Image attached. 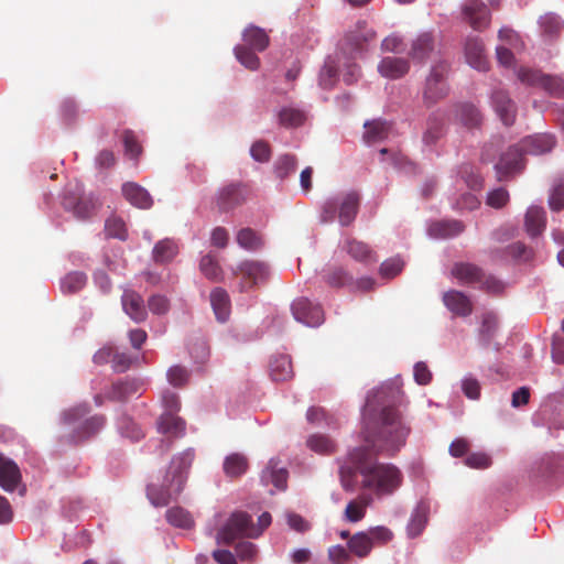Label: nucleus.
Returning a JSON list of instances; mask_svg holds the SVG:
<instances>
[{
    "label": "nucleus",
    "instance_id": "1",
    "mask_svg": "<svg viewBox=\"0 0 564 564\" xmlns=\"http://www.w3.org/2000/svg\"><path fill=\"white\" fill-rule=\"evenodd\" d=\"M372 449L355 447L339 464V480L348 492L358 487L378 497L393 494L402 484L400 469L386 463H379Z\"/></svg>",
    "mask_w": 564,
    "mask_h": 564
},
{
    "label": "nucleus",
    "instance_id": "2",
    "mask_svg": "<svg viewBox=\"0 0 564 564\" xmlns=\"http://www.w3.org/2000/svg\"><path fill=\"white\" fill-rule=\"evenodd\" d=\"M390 390L395 401L382 408L376 430H364V447L386 456H394L405 445L411 433V426L401 409L406 403L404 394L400 389Z\"/></svg>",
    "mask_w": 564,
    "mask_h": 564
},
{
    "label": "nucleus",
    "instance_id": "3",
    "mask_svg": "<svg viewBox=\"0 0 564 564\" xmlns=\"http://www.w3.org/2000/svg\"><path fill=\"white\" fill-rule=\"evenodd\" d=\"M193 459L194 453L191 451L175 456L171 462L162 486H148L147 496L154 507L167 506L173 498L180 495L186 480V473Z\"/></svg>",
    "mask_w": 564,
    "mask_h": 564
},
{
    "label": "nucleus",
    "instance_id": "4",
    "mask_svg": "<svg viewBox=\"0 0 564 564\" xmlns=\"http://www.w3.org/2000/svg\"><path fill=\"white\" fill-rule=\"evenodd\" d=\"M88 413L87 406H76L69 409L63 414V423L72 430L69 434V443H79L95 435L105 424V417L95 415L85 419Z\"/></svg>",
    "mask_w": 564,
    "mask_h": 564
},
{
    "label": "nucleus",
    "instance_id": "5",
    "mask_svg": "<svg viewBox=\"0 0 564 564\" xmlns=\"http://www.w3.org/2000/svg\"><path fill=\"white\" fill-rule=\"evenodd\" d=\"M452 275L460 283L476 285L489 294L499 295L505 284L491 274H487L480 267L469 262H457L452 268Z\"/></svg>",
    "mask_w": 564,
    "mask_h": 564
},
{
    "label": "nucleus",
    "instance_id": "6",
    "mask_svg": "<svg viewBox=\"0 0 564 564\" xmlns=\"http://www.w3.org/2000/svg\"><path fill=\"white\" fill-rule=\"evenodd\" d=\"M360 197L355 191L341 197L328 199L324 203L321 219L323 223L333 221L336 216L341 226L350 225L358 213Z\"/></svg>",
    "mask_w": 564,
    "mask_h": 564
},
{
    "label": "nucleus",
    "instance_id": "7",
    "mask_svg": "<svg viewBox=\"0 0 564 564\" xmlns=\"http://www.w3.org/2000/svg\"><path fill=\"white\" fill-rule=\"evenodd\" d=\"M261 535V530L256 529L251 517L243 511L234 512L225 525L217 532V543L231 544L239 538L254 539Z\"/></svg>",
    "mask_w": 564,
    "mask_h": 564
},
{
    "label": "nucleus",
    "instance_id": "8",
    "mask_svg": "<svg viewBox=\"0 0 564 564\" xmlns=\"http://www.w3.org/2000/svg\"><path fill=\"white\" fill-rule=\"evenodd\" d=\"M232 274L240 278L239 290L247 292L267 283L270 276V269L265 262L245 260L237 268L232 269Z\"/></svg>",
    "mask_w": 564,
    "mask_h": 564
},
{
    "label": "nucleus",
    "instance_id": "9",
    "mask_svg": "<svg viewBox=\"0 0 564 564\" xmlns=\"http://www.w3.org/2000/svg\"><path fill=\"white\" fill-rule=\"evenodd\" d=\"M448 69L449 66L445 61H438L432 66L423 91L424 102L427 106L436 104L447 95L448 86L446 83V76L448 74Z\"/></svg>",
    "mask_w": 564,
    "mask_h": 564
},
{
    "label": "nucleus",
    "instance_id": "10",
    "mask_svg": "<svg viewBox=\"0 0 564 564\" xmlns=\"http://www.w3.org/2000/svg\"><path fill=\"white\" fill-rule=\"evenodd\" d=\"M294 318L310 327L319 326L324 322V312L321 305L313 304L306 297L296 299L291 305Z\"/></svg>",
    "mask_w": 564,
    "mask_h": 564
},
{
    "label": "nucleus",
    "instance_id": "11",
    "mask_svg": "<svg viewBox=\"0 0 564 564\" xmlns=\"http://www.w3.org/2000/svg\"><path fill=\"white\" fill-rule=\"evenodd\" d=\"M63 206L82 220L91 217L95 208L91 199L83 197V188L79 185H76L74 189H67L63 198Z\"/></svg>",
    "mask_w": 564,
    "mask_h": 564
},
{
    "label": "nucleus",
    "instance_id": "12",
    "mask_svg": "<svg viewBox=\"0 0 564 564\" xmlns=\"http://www.w3.org/2000/svg\"><path fill=\"white\" fill-rule=\"evenodd\" d=\"M462 15L463 20L476 31L485 30L490 23V12L480 0H468L462 7Z\"/></svg>",
    "mask_w": 564,
    "mask_h": 564
},
{
    "label": "nucleus",
    "instance_id": "13",
    "mask_svg": "<svg viewBox=\"0 0 564 564\" xmlns=\"http://www.w3.org/2000/svg\"><path fill=\"white\" fill-rule=\"evenodd\" d=\"M523 153L519 145L510 147L500 158L495 169L498 181H505L523 169Z\"/></svg>",
    "mask_w": 564,
    "mask_h": 564
},
{
    "label": "nucleus",
    "instance_id": "14",
    "mask_svg": "<svg viewBox=\"0 0 564 564\" xmlns=\"http://www.w3.org/2000/svg\"><path fill=\"white\" fill-rule=\"evenodd\" d=\"M490 100L496 113L499 116L503 124H513L516 120L517 107L513 100L510 98L508 91L501 88H497L491 93Z\"/></svg>",
    "mask_w": 564,
    "mask_h": 564
},
{
    "label": "nucleus",
    "instance_id": "15",
    "mask_svg": "<svg viewBox=\"0 0 564 564\" xmlns=\"http://www.w3.org/2000/svg\"><path fill=\"white\" fill-rule=\"evenodd\" d=\"M246 200V189L239 184L224 186L216 196V205L220 212H229Z\"/></svg>",
    "mask_w": 564,
    "mask_h": 564
},
{
    "label": "nucleus",
    "instance_id": "16",
    "mask_svg": "<svg viewBox=\"0 0 564 564\" xmlns=\"http://www.w3.org/2000/svg\"><path fill=\"white\" fill-rule=\"evenodd\" d=\"M465 57L473 68L481 72L488 69V59L485 54V46L481 39L478 36H469L466 39Z\"/></svg>",
    "mask_w": 564,
    "mask_h": 564
},
{
    "label": "nucleus",
    "instance_id": "17",
    "mask_svg": "<svg viewBox=\"0 0 564 564\" xmlns=\"http://www.w3.org/2000/svg\"><path fill=\"white\" fill-rule=\"evenodd\" d=\"M123 311L135 323H142L148 316L147 308L142 296L132 290H124L121 296Z\"/></svg>",
    "mask_w": 564,
    "mask_h": 564
},
{
    "label": "nucleus",
    "instance_id": "18",
    "mask_svg": "<svg viewBox=\"0 0 564 564\" xmlns=\"http://www.w3.org/2000/svg\"><path fill=\"white\" fill-rule=\"evenodd\" d=\"M518 145L523 154L540 155L552 151L555 139L551 134H535L524 138Z\"/></svg>",
    "mask_w": 564,
    "mask_h": 564
},
{
    "label": "nucleus",
    "instance_id": "19",
    "mask_svg": "<svg viewBox=\"0 0 564 564\" xmlns=\"http://www.w3.org/2000/svg\"><path fill=\"white\" fill-rule=\"evenodd\" d=\"M21 481V471L18 465L0 452V486L12 492Z\"/></svg>",
    "mask_w": 564,
    "mask_h": 564
},
{
    "label": "nucleus",
    "instance_id": "20",
    "mask_svg": "<svg viewBox=\"0 0 564 564\" xmlns=\"http://www.w3.org/2000/svg\"><path fill=\"white\" fill-rule=\"evenodd\" d=\"M445 306L458 316H468L473 312V303L469 297L460 291L449 290L444 293Z\"/></svg>",
    "mask_w": 564,
    "mask_h": 564
},
{
    "label": "nucleus",
    "instance_id": "21",
    "mask_svg": "<svg viewBox=\"0 0 564 564\" xmlns=\"http://www.w3.org/2000/svg\"><path fill=\"white\" fill-rule=\"evenodd\" d=\"M124 198L133 206L148 209L152 206L153 199L145 188L134 182H127L122 185Z\"/></svg>",
    "mask_w": 564,
    "mask_h": 564
},
{
    "label": "nucleus",
    "instance_id": "22",
    "mask_svg": "<svg viewBox=\"0 0 564 564\" xmlns=\"http://www.w3.org/2000/svg\"><path fill=\"white\" fill-rule=\"evenodd\" d=\"M409 69V61L400 57H384L378 65L379 73L390 79H398L404 76Z\"/></svg>",
    "mask_w": 564,
    "mask_h": 564
},
{
    "label": "nucleus",
    "instance_id": "23",
    "mask_svg": "<svg viewBox=\"0 0 564 564\" xmlns=\"http://www.w3.org/2000/svg\"><path fill=\"white\" fill-rule=\"evenodd\" d=\"M364 128V141L367 144H373L383 141L388 138L391 130L390 123L381 119L366 121Z\"/></svg>",
    "mask_w": 564,
    "mask_h": 564
},
{
    "label": "nucleus",
    "instance_id": "24",
    "mask_svg": "<svg viewBox=\"0 0 564 564\" xmlns=\"http://www.w3.org/2000/svg\"><path fill=\"white\" fill-rule=\"evenodd\" d=\"M527 232L536 237L543 232L546 225V214L542 207L531 206L528 208L524 218Z\"/></svg>",
    "mask_w": 564,
    "mask_h": 564
},
{
    "label": "nucleus",
    "instance_id": "25",
    "mask_svg": "<svg viewBox=\"0 0 564 564\" xmlns=\"http://www.w3.org/2000/svg\"><path fill=\"white\" fill-rule=\"evenodd\" d=\"M445 134L444 118L438 113H432L426 122V129L423 133V143L425 145H434Z\"/></svg>",
    "mask_w": 564,
    "mask_h": 564
},
{
    "label": "nucleus",
    "instance_id": "26",
    "mask_svg": "<svg viewBox=\"0 0 564 564\" xmlns=\"http://www.w3.org/2000/svg\"><path fill=\"white\" fill-rule=\"evenodd\" d=\"M375 37V32L367 28L365 21H358L356 30L347 33L345 37L346 44L351 51L362 50L364 44L371 41Z\"/></svg>",
    "mask_w": 564,
    "mask_h": 564
},
{
    "label": "nucleus",
    "instance_id": "27",
    "mask_svg": "<svg viewBox=\"0 0 564 564\" xmlns=\"http://www.w3.org/2000/svg\"><path fill=\"white\" fill-rule=\"evenodd\" d=\"M210 304L219 322H226L230 314V300L228 293L221 289L216 288L210 293Z\"/></svg>",
    "mask_w": 564,
    "mask_h": 564
},
{
    "label": "nucleus",
    "instance_id": "28",
    "mask_svg": "<svg viewBox=\"0 0 564 564\" xmlns=\"http://www.w3.org/2000/svg\"><path fill=\"white\" fill-rule=\"evenodd\" d=\"M141 384L134 379H126L115 382L107 392V398L112 401H124L132 394L137 393Z\"/></svg>",
    "mask_w": 564,
    "mask_h": 564
},
{
    "label": "nucleus",
    "instance_id": "29",
    "mask_svg": "<svg viewBox=\"0 0 564 564\" xmlns=\"http://www.w3.org/2000/svg\"><path fill=\"white\" fill-rule=\"evenodd\" d=\"M465 226L459 220H442L430 226L429 232L434 238H452L462 234Z\"/></svg>",
    "mask_w": 564,
    "mask_h": 564
},
{
    "label": "nucleus",
    "instance_id": "30",
    "mask_svg": "<svg viewBox=\"0 0 564 564\" xmlns=\"http://www.w3.org/2000/svg\"><path fill=\"white\" fill-rule=\"evenodd\" d=\"M372 547L373 543H371L370 538H368V534L365 531L352 534L347 542V549L350 554L359 558L367 557L371 553Z\"/></svg>",
    "mask_w": 564,
    "mask_h": 564
},
{
    "label": "nucleus",
    "instance_id": "31",
    "mask_svg": "<svg viewBox=\"0 0 564 564\" xmlns=\"http://www.w3.org/2000/svg\"><path fill=\"white\" fill-rule=\"evenodd\" d=\"M270 376L274 381H285L292 378L293 368L289 356L280 355L270 362Z\"/></svg>",
    "mask_w": 564,
    "mask_h": 564
},
{
    "label": "nucleus",
    "instance_id": "32",
    "mask_svg": "<svg viewBox=\"0 0 564 564\" xmlns=\"http://www.w3.org/2000/svg\"><path fill=\"white\" fill-rule=\"evenodd\" d=\"M243 41L253 50L262 52L270 43V39L265 31L256 25H249L242 33Z\"/></svg>",
    "mask_w": 564,
    "mask_h": 564
},
{
    "label": "nucleus",
    "instance_id": "33",
    "mask_svg": "<svg viewBox=\"0 0 564 564\" xmlns=\"http://www.w3.org/2000/svg\"><path fill=\"white\" fill-rule=\"evenodd\" d=\"M434 50V39L431 33L420 34L412 43L410 55L413 59L423 62Z\"/></svg>",
    "mask_w": 564,
    "mask_h": 564
},
{
    "label": "nucleus",
    "instance_id": "34",
    "mask_svg": "<svg viewBox=\"0 0 564 564\" xmlns=\"http://www.w3.org/2000/svg\"><path fill=\"white\" fill-rule=\"evenodd\" d=\"M178 253V246L172 239L160 240L153 248V260L158 263L170 262Z\"/></svg>",
    "mask_w": 564,
    "mask_h": 564
},
{
    "label": "nucleus",
    "instance_id": "35",
    "mask_svg": "<svg viewBox=\"0 0 564 564\" xmlns=\"http://www.w3.org/2000/svg\"><path fill=\"white\" fill-rule=\"evenodd\" d=\"M185 422L175 413H163L159 420V431L163 434L180 436L184 433Z\"/></svg>",
    "mask_w": 564,
    "mask_h": 564
},
{
    "label": "nucleus",
    "instance_id": "36",
    "mask_svg": "<svg viewBox=\"0 0 564 564\" xmlns=\"http://www.w3.org/2000/svg\"><path fill=\"white\" fill-rule=\"evenodd\" d=\"M456 117L468 128L478 127L481 123V113L471 104H460L456 109Z\"/></svg>",
    "mask_w": 564,
    "mask_h": 564
},
{
    "label": "nucleus",
    "instance_id": "37",
    "mask_svg": "<svg viewBox=\"0 0 564 564\" xmlns=\"http://www.w3.org/2000/svg\"><path fill=\"white\" fill-rule=\"evenodd\" d=\"M248 469L247 458L238 453L226 457L224 462V471L228 477L237 478L243 475Z\"/></svg>",
    "mask_w": 564,
    "mask_h": 564
},
{
    "label": "nucleus",
    "instance_id": "38",
    "mask_svg": "<svg viewBox=\"0 0 564 564\" xmlns=\"http://www.w3.org/2000/svg\"><path fill=\"white\" fill-rule=\"evenodd\" d=\"M237 243L249 251H257L262 248V237L251 228H242L236 236Z\"/></svg>",
    "mask_w": 564,
    "mask_h": 564
},
{
    "label": "nucleus",
    "instance_id": "39",
    "mask_svg": "<svg viewBox=\"0 0 564 564\" xmlns=\"http://www.w3.org/2000/svg\"><path fill=\"white\" fill-rule=\"evenodd\" d=\"M371 502L368 496H361L356 500H351L345 509V518L349 522L361 521L366 516L367 506Z\"/></svg>",
    "mask_w": 564,
    "mask_h": 564
},
{
    "label": "nucleus",
    "instance_id": "40",
    "mask_svg": "<svg viewBox=\"0 0 564 564\" xmlns=\"http://www.w3.org/2000/svg\"><path fill=\"white\" fill-rule=\"evenodd\" d=\"M348 254L357 261L369 263L376 262L377 258L372 250L362 241L350 240L347 242Z\"/></svg>",
    "mask_w": 564,
    "mask_h": 564
},
{
    "label": "nucleus",
    "instance_id": "41",
    "mask_svg": "<svg viewBox=\"0 0 564 564\" xmlns=\"http://www.w3.org/2000/svg\"><path fill=\"white\" fill-rule=\"evenodd\" d=\"M427 507L424 505L417 506L413 511L408 524L409 536L415 538L422 533L427 523Z\"/></svg>",
    "mask_w": 564,
    "mask_h": 564
},
{
    "label": "nucleus",
    "instance_id": "42",
    "mask_svg": "<svg viewBox=\"0 0 564 564\" xmlns=\"http://www.w3.org/2000/svg\"><path fill=\"white\" fill-rule=\"evenodd\" d=\"M166 520L170 524L182 529H191L194 525L192 514L182 507L169 509L166 511Z\"/></svg>",
    "mask_w": 564,
    "mask_h": 564
},
{
    "label": "nucleus",
    "instance_id": "43",
    "mask_svg": "<svg viewBox=\"0 0 564 564\" xmlns=\"http://www.w3.org/2000/svg\"><path fill=\"white\" fill-rule=\"evenodd\" d=\"M87 278L82 272H70L61 282V290L64 294H74L80 291L86 284Z\"/></svg>",
    "mask_w": 564,
    "mask_h": 564
},
{
    "label": "nucleus",
    "instance_id": "44",
    "mask_svg": "<svg viewBox=\"0 0 564 564\" xmlns=\"http://www.w3.org/2000/svg\"><path fill=\"white\" fill-rule=\"evenodd\" d=\"M498 327L497 316L494 313H486L482 315L481 326L479 329L480 340L485 346H488L494 338Z\"/></svg>",
    "mask_w": 564,
    "mask_h": 564
},
{
    "label": "nucleus",
    "instance_id": "45",
    "mask_svg": "<svg viewBox=\"0 0 564 564\" xmlns=\"http://www.w3.org/2000/svg\"><path fill=\"white\" fill-rule=\"evenodd\" d=\"M124 153L132 160H138L142 154V145L140 144L135 133L132 130H124L121 135Z\"/></svg>",
    "mask_w": 564,
    "mask_h": 564
},
{
    "label": "nucleus",
    "instance_id": "46",
    "mask_svg": "<svg viewBox=\"0 0 564 564\" xmlns=\"http://www.w3.org/2000/svg\"><path fill=\"white\" fill-rule=\"evenodd\" d=\"M202 273L212 281H218L221 276V268L215 256L208 253L200 259Z\"/></svg>",
    "mask_w": 564,
    "mask_h": 564
},
{
    "label": "nucleus",
    "instance_id": "47",
    "mask_svg": "<svg viewBox=\"0 0 564 564\" xmlns=\"http://www.w3.org/2000/svg\"><path fill=\"white\" fill-rule=\"evenodd\" d=\"M338 77L337 65L334 61L327 59L319 72V85L324 89H330L335 86Z\"/></svg>",
    "mask_w": 564,
    "mask_h": 564
},
{
    "label": "nucleus",
    "instance_id": "48",
    "mask_svg": "<svg viewBox=\"0 0 564 564\" xmlns=\"http://www.w3.org/2000/svg\"><path fill=\"white\" fill-rule=\"evenodd\" d=\"M308 447L319 454H332L336 451V444L326 435H312L307 440Z\"/></svg>",
    "mask_w": 564,
    "mask_h": 564
},
{
    "label": "nucleus",
    "instance_id": "49",
    "mask_svg": "<svg viewBox=\"0 0 564 564\" xmlns=\"http://www.w3.org/2000/svg\"><path fill=\"white\" fill-rule=\"evenodd\" d=\"M235 55L237 59L248 69L256 70L260 66V58L257 54L245 45L235 47Z\"/></svg>",
    "mask_w": 564,
    "mask_h": 564
},
{
    "label": "nucleus",
    "instance_id": "50",
    "mask_svg": "<svg viewBox=\"0 0 564 564\" xmlns=\"http://www.w3.org/2000/svg\"><path fill=\"white\" fill-rule=\"evenodd\" d=\"M325 281L329 286L341 288L352 281V276L341 267H334L325 274Z\"/></svg>",
    "mask_w": 564,
    "mask_h": 564
},
{
    "label": "nucleus",
    "instance_id": "51",
    "mask_svg": "<svg viewBox=\"0 0 564 564\" xmlns=\"http://www.w3.org/2000/svg\"><path fill=\"white\" fill-rule=\"evenodd\" d=\"M280 123L284 127H299L305 120V113L299 109L294 108H283L279 112Z\"/></svg>",
    "mask_w": 564,
    "mask_h": 564
},
{
    "label": "nucleus",
    "instance_id": "52",
    "mask_svg": "<svg viewBox=\"0 0 564 564\" xmlns=\"http://www.w3.org/2000/svg\"><path fill=\"white\" fill-rule=\"evenodd\" d=\"M517 77L522 84L542 88L545 75L536 69L520 67Z\"/></svg>",
    "mask_w": 564,
    "mask_h": 564
},
{
    "label": "nucleus",
    "instance_id": "53",
    "mask_svg": "<svg viewBox=\"0 0 564 564\" xmlns=\"http://www.w3.org/2000/svg\"><path fill=\"white\" fill-rule=\"evenodd\" d=\"M297 166V161L294 155L285 154L278 159L275 163V173L276 176L281 180L288 177L292 173L295 172Z\"/></svg>",
    "mask_w": 564,
    "mask_h": 564
},
{
    "label": "nucleus",
    "instance_id": "54",
    "mask_svg": "<svg viewBox=\"0 0 564 564\" xmlns=\"http://www.w3.org/2000/svg\"><path fill=\"white\" fill-rule=\"evenodd\" d=\"M106 232L109 237L118 238L120 240L127 239V228L124 221L119 217H110L105 224Z\"/></svg>",
    "mask_w": 564,
    "mask_h": 564
},
{
    "label": "nucleus",
    "instance_id": "55",
    "mask_svg": "<svg viewBox=\"0 0 564 564\" xmlns=\"http://www.w3.org/2000/svg\"><path fill=\"white\" fill-rule=\"evenodd\" d=\"M540 25L544 33L549 35H556L563 29L561 18L554 13H546L540 18Z\"/></svg>",
    "mask_w": 564,
    "mask_h": 564
},
{
    "label": "nucleus",
    "instance_id": "56",
    "mask_svg": "<svg viewBox=\"0 0 564 564\" xmlns=\"http://www.w3.org/2000/svg\"><path fill=\"white\" fill-rule=\"evenodd\" d=\"M267 474L270 475V479L274 487L280 490H284L286 488L288 482V470L285 468H276L273 462L269 463L267 470L264 471V477Z\"/></svg>",
    "mask_w": 564,
    "mask_h": 564
},
{
    "label": "nucleus",
    "instance_id": "57",
    "mask_svg": "<svg viewBox=\"0 0 564 564\" xmlns=\"http://www.w3.org/2000/svg\"><path fill=\"white\" fill-rule=\"evenodd\" d=\"M365 532L368 534V538H370V541L371 543H373V546L376 544H387L393 538L392 531L382 525L370 528L368 531Z\"/></svg>",
    "mask_w": 564,
    "mask_h": 564
},
{
    "label": "nucleus",
    "instance_id": "58",
    "mask_svg": "<svg viewBox=\"0 0 564 564\" xmlns=\"http://www.w3.org/2000/svg\"><path fill=\"white\" fill-rule=\"evenodd\" d=\"M542 88L551 96L564 99V80L562 78L545 75Z\"/></svg>",
    "mask_w": 564,
    "mask_h": 564
},
{
    "label": "nucleus",
    "instance_id": "59",
    "mask_svg": "<svg viewBox=\"0 0 564 564\" xmlns=\"http://www.w3.org/2000/svg\"><path fill=\"white\" fill-rule=\"evenodd\" d=\"M119 429L123 436L129 437L131 440L138 441L141 437H143V432L141 427L127 416H123L120 420Z\"/></svg>",
    "mask_w": 564,
    "mask_h": 564
},
{
    "label": "nucleus",
    "instance_id": "60",
    "mask_svg": "<svg viewBox=\"0 0 564 564\" xmlns=\"http://www.w3.org/2000/svg\"><path fill=\"white\" fill-rule=\"evenodd\" d=\"M189 378V372L185 367L182 366H173L167 371V379L170 383L174 387H183L187 383Z\"/></svg>",
    "mask_w": 564,
    "mask_h": 564
},
{
    "label": "nucleus",
    "instance_id": "61",
    "mask_svg": "<svg viewBox=\"0 0 564 564\" xmlns=\"http://www.w3.org/2000/svg\"><path fill=\"white\" fill-rule=\"evenodd\" d=\"M327 555L333 564H348L351 558L349 550L339 544L330 546L327 551Z\"/></svg>",
    "mask_w": 564,
    "mask_h": 564
},
{
    "label": "nucleus",
    "instance_id": "62",
    "mask_svg": "<svg viewBox=\"0 0 564 564\" xmlns=\"http://www.w3.org/2000/svg\"><path fill=\"white\" fill-rule=\"evenodd\" d=\"M149 310L156 315H164L170 310V301L160 294L152 295L148 300Z\"/></svg>",
    "mask_w": 564,
    "mask_h": 564
},
{
    "label": "nucleus",
    "instance_id": "63",
    "mask_svg": "<svg viewBox=\"0 0 564 564\" xmlns=\"http://www.w3.org/2000/svg\"><path fill=\"white\" fill-rule=\"evenodd\" d=\"M403 268V262L399 258H392L389 260H386L380 265V273L383 278H394L398 275Z\"/></svg>",
    "mask_w": 564,
    "mask_h": 564
},
{
    "label": "nucleus",
    "instance_id": "64",
    "mask_svg": "<svg viewBox=\"0 0 564 564\" xmlns=\"http://www.w3.org/2000/svg\"><path fill=\"white\" fill-rule=\"evenodd\" d=\"M550 208L554 212L564 209V185L555 186L549 198Z\"/></svg>",
    "mask_w": 564,
    "mask_h": 564
}]
</instances>
